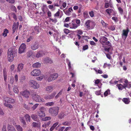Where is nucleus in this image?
<instances>
[{"label": "nucleus", "mask_w": 131, "mask_h": 131, "mask_svg": "<svg viewBox=\"0 0 131 131\" xmlns=\"http://www.w3.org/2000/svg\"><path fill=\"white\" fill-rule=\"evenodd\" d=\"M18 25L19 23L18 22H17V23H14L13 27V33H14L16 30L17 29Z\"/></svg>", "instance_id": "obj_18"}, {"label": "nucleus", "mask_w": 131, "mask_h": 131, "mask_svg": "<svg viewBox=\"0 0 131 131\" xmlns=\"http://www.w3.org/2000/svg\"><path fill=\"white\" fill-rule=\"evenodd\" d=\"M75 22L76 23V25L78 26V27L80 25L81 22L80 20L78 19H76L75 20Z\"/></svg>", "instance_id": "obj_45"}, {"label": "nucleus", "mask_w": 131, "mask_h": 131, "mask_svg": "<svg viewBox=\"0 0 131 131\" xmlns=\"http://www.w3.org/2000/svg\"><path fill=\"white\" fill-rule=\"evenodd\" d=\"M58 124V123L57 122L53 124L52 126L50 128V131H52Z\"/></svg>", "instance_id": "obj_35"}, {"label": "nucleus", "mask_w": 131, "mask_h": 131, "mask_svg": "<svg viewBox=\"0 0 131 131\" xmlns=\"http://www.w3.org/2000/svg\"><path fill=\"white\" fill-rule=\"evenodd\" d=\"M32 126L35 127H39L40 126V123L39 122H33L32 124Z\"/></svg>", "instance_id": "obj_27"}, {"label": "nucleus", "mask_w": 131, "mask_h": 131, "mask_svg": "<svg viewBox=\"0 0 131 131\" xmlns=\"http://www.w3.org/2000/svg\"><path fill=\"white\" fill-rule=\"evenodd\" d=\"M9 31L7 29H4L3 32L2 34L3 36L5 37L7 36V34L9 33Z\"/></svg>", "instance_id": "obj_32"}, {"label": "nucleus", "mask_w": 131, "mask_h": 131, "mask_svg": "<svg viewBox=\"0 0 131 131\" xmlns=\"http://www.w3.org/2000/svg\"><path fill=\"white\" fill-rule=\"evenodd\" d=\"M4 104L6 106L10 108H12L13 107V106L10 104L4 103Z\"/></svg>", "instance_id": "obj_44"}, {"label": "nucleus", "mask_w": 131, "mask_h": 131, "mask_svg": "<svg viewBox=\"0 0 131 131\" xmlns=\"http://www.w3.org/2000/svg\"><path fill=\"white\" fill-rule=\"evenodd\" d=\"M8 131H16L15 128L12 125L8 124L7 127Z\"/></svg>", "instance_id": "obj_17"}, {"label": "nucleus", "mask_w": 131, "mask_h": 131, "mask_svg": "<svg viewBox=\"0 0 131 131\" xmlns=\"http://www.w3.org/2000/svg\"><path fill=\"white\" fill-rule=\"evenodd\" d=\"M64 116V115L63 113H61L59 115V118L62 119L63 118Z\"/></svg>", "instance_id": "obj_64"}, {"label": "nucleus", "mask_w": 131, "mask_h": 131, "mask_svg": "<svg viewBox=\"0 0 131 131\" xmlns=\"http://www.w3.org/2000/svg\"><path fill=\"white\" fill-rule=\"evenodd\" d=\"M24 117L27 123L30 122V117L29 114H26L25 115Z\"/></svg>", "instance_id": "obj_26"}, {"label": "nucleus", "mask_w": 131, "mask_h": 131, "mask_svg": "<svg viewBox=\"0 0 131 131\" xmlns=\"http://www.w3.org/2000/svg\"><path fill=\"white\" fill-rule=\"evenodd\" d=\"M56 94V92H53L51 94L47 95L45 96V99L46 100H50L52 99Z\"/></svg>", "instance_id": "obj_10"}, {"label": "nucleus", "mask_w": 131, "mask_h": 131, "mask_svg": "<svg viewBox=\"0 0 131 131\" xmlns=\"http://www.w3.org/2000/svg\"><path fill=\"white\" fill-rule=\"evenodd\" d=\"M15 54H13L12 55L8 56V59L10 62H12L13 60Z\"/></svg>", "instance_id": "obj_28"}, {"label": "nucleus", "mask_w": 131, "mask_h": 131, "mask_svg": "<svg viewBox=\"0 0 131 131\" xmlns=\"http://www.w3.org/2000/svg\"><path fill=\"white\" fill-rule=\"evenodd\" d=\"M54 104V103L53 102H48L46 103L45 105L48 106H50L53 105Z\"/></svg>", "instance_id": "obj_41"}, {"label": "nucleus", "mask_w": 131, "mask_h": 131, "mask_svg": "<svg viewBox=\"0 0 131 131\" xmlns=\"http://www.w3.org/2000/svg\"><path fill=\"white\" fill-rule=\"evenodd\" d=\"M38 48V44L37 43H35L33 44L31 46V49L34 50H35Z\"/></svg>", "instance_id": "obj_21"}, {"label": "nucleus", "mask_w": 131, "mask_h": 131, "mask_svg": "<svg viewBox=\"0 0 131 131\" xmlns=\"http://www.w3.org/2000/svg\"><path fill=\"white\" fill-rule=\"evenodd\" d=\"M117 86L119 90H122L123 89L127 87V85L124 84V85L123 86L122 84H119L117 85Z\"/></svg>", "instance_id": "obj_23"}, {"label": "nucleus", "mask_w": 131, "mask_h": 131, "mask_svg": "<svg viewBox=\"0 0 131 131\" xmlns=\"http://www.w3.org/2000/svg\"><path fill=\"white\" fill-rule=\"evenodd\" d=\"M70 17H67L65 19V20L63 21V22L64 23H65L66 22H67L69 21L70 20Z\"/></svg>", "instance_id": "obj_60"}, {"label": "nucleus", "mask_w": 131, "mask_h": 131, "mask_svg": "<svg viewBox=\"0 0 131 131\" xmlns=\"http://www.w3.org/2000/svg\"><path fill=\"white\" fill-rule=\"evenodd\" d=\"M3 101L4 104V103L13 104L15 102L14 99L5 96H4L3 97Z\"/></svg>", "instance_id": "obj_3"}, {"label": "nucleus", "mask_w": 131, "mask_h": 131, "mask_svg": "<svg viewBox=\"0 0 131 131\" xmlns=\"http://www.w3.org/2000/svg\"><path fill=\"white\" fill-rule=\"evenodd\" d=\"M13 91L15 93H17L19 92L17 86L15 87L13 89Z\"/></svg>", "instance_id": "obj_40"}, {"label": "nucleus", "mask_w": 131, "mask_h": 131, "mask_svg": "<svg viewBox=\"0 0 131 131\" xmlns=\"http://www.w3.org/2000/svg\"><path fill=\"white\" fill-rule=\"evenodd\" d=\"M23 64L22 63H19L17 67V70L18 72H20L21 71L23 68Z\"/></svg>", "instance_id": "obj_19"}, {"label": "nucleus", "mask_w": 131, "mask_h": 131, "mask_svg": "<svg viewBox=\"0 0 131 131\" xmlns=\"http://www.w3.org/2000/svg\"><path fill=\"white\" fill-rule=\"evenodd\" d=\"M88 45H86L83 47V49L84 50H85L88 49Z\"/></svg>", "instance_id": "obj_63"}, {"label": "nucleus", "mask_w": 131, "mask_h": 131, "mask_svg": "<svg viewBox=\"0 0 131 131\" xmlns=\"http://www.w3.org/2000/svg\"><path fill=\"white\" fill-rule=\"evenodd\" d=\"M63 31L66 34H68L70 33V30L67 29H64L63 30Z\"/></svg>", "instance_id": "obj_52"}, {"label": "nucleus", "mask_w": 131, "mask_h": 131, "mask_svg": "<svg viewBox=\"0 0 131 131\" xmlns=\"http://www.w3.org/2000/svg\"><path fill=\"white\" fill-rule=\"evenodd\" d=\"M4 73V78L5 81L6 82H7V75H6V72H5V71L4 70H3Z\"/></svg>", "instance_id": "obj_42"}, {"label": "nucleus", "mask_w": 131, "mask_h": 131, "mask_svg": "<svg viewBox=\"0 0 131 131\" xmlns=\"http://www.w3.org/2000/svg\"><path fill=\"white\" fill-rule=\"evenodd\" d=\"M113 11V9H107L106 10V11L108 14L109 15H110L112 11Z\"/></svg>", "instance_id": "obj_47"}, {"label": "nucleus", "mask_w": 131, "mask_h": 131, "mask_svg": "<svg viewBox=\"0 0 131 131\" xmlns=\"http://www.w3.org/2000/svg\"><path fill=\"white\" fill-rule=\"evenodd\" d=\"M26 77L25 76L23 75L21 76L19 79V81L20 82H22L26 79Z\"/></svg>", "instance_id": "obj_38"}, {"label": "nucleus", "mask_w": 131, "mask_h": 131, "mask_svg": "<svg viewBox=\"0 0 131 131\" xmlns=\"http://www.w3.org/2000/svg\"><path fill=\"white\" fill-rule=\"evenodd\" d=\"M110 90H108L104 92V95L105 96H106L110 94Z\"/></svg>", "instance_id": "obj_48"}, {"label": "nucleus", "mask_w": 131, "mask_h": 131, "mask_svg": "<svg viewBox=\"0 0 131 131\" xmlns=\"http://www.w3.org/2000/svg\"><path fill=\"white\" fill-rule=\"evenodd\" d=\"M126 104H128L130 102L129 99L128 98H124L122 100Z\"/></svg>", "instance_id": "obj_33"}, {"label": "nucleus", "mask_w": 131, "mask_h": 131, "mask_svg": "<svg viewBox=\"0 0 131 131\" xmlns=\"http://www.w3.org/2000/svg\"><path fill=\"white\" fill-rule=\"evenodd\" d=\"M129 30L128 29L124 30L123 31L122 36V38L124 40L125 39L128 34Z\"/></svg>", "instance_id": "obj_13"}, {"label": "nucleus", "mask_w": 131, "mask_h": 131, "mask_svg": "<svg viewBox=\"0 0 131 131\" xmlns=\"http://www.w3.org/2000/svg\"><path fill=\"white\" fill-rule=\"evenodd\" d=\"M89 14L91 17H94V12L93 11L89 12Z\"/></svg>", "instance_id": "obj_49"}, {"label": "nucleus", "mask_w": 131, "mask_h": 131, "mask_svg": "<svg viewBox=\"0 0 131 131\" xmlns=\"http://www.w3.org/2000/svg\"><path fill=\"white\" fill-rule=\"evenodd\" d=\"M37 115H36L32 114L31 115L32 118L34 120H35L37 118Z\"/></svg>", "instance_id": "obj_56"}, {"label": "nucleus", "mask_w": 131, "mask_h": 131, "mask_svg": "<svg viewBox=\"0 0 131 131\" xmlns=\"http://www.w3.org/2000/svg\"><path fill=\"white\" fill-rule=\"evenodd\" d=\"M111 66V65L110 64H107L106 63H105L103 66L104 68H105L106 67H107L108 69L110 68V67Z\"/></svg>", "instance_id": "obj_43"}, {"label": "nucleus", "mask_w": 131, "mask_h": 131, "mask_svg": "<svg viewBox=\"0 0 131 131\" xmlns=\"http://www.w3.org/2000/svg\"><path fill=\"white\" fill-rule=\"evenodd\" d=\"M72 22L71 23H70V28L72 29L77 28L78 27V26L73 22V20H72Z\"/></svg>", "instance_id": "obj_14"}, {"label": "nucleus", "mask_w": 131, "mask_h": 131, "mask_svg": "<svg viewBox=\"0 0 131 131\" xmlns=\"http://www.w3.org/2000/svg\"><path fill=\"white\" fill-rule=\"evenodd\" d=\"M50 21H52V22L54 23H56L57 21V20L56 18H50Z\"/></svg>", "instance_id": "obj_46"}, {"label": "nucleus", "mask_w": 131, "mask_h": 131, "mask_svg": "<svg viewBox=\"0 0 131 131\" xmlns=\"http://www.w3.org/2000/svg\"><path fill=\"white\" fill-rule=\"evenodd\" d=\"M17 131H23L22 128L19 125H17L15 126Z\"/></svg>", "instance_id": "obj_34"}, {"label": "nucleus", "mask_w": 131, "mask_h": 131, "mask_svg": "<svg viewBox=\"0 0 131 131\" xmlns=\"http://www.w3.org/2000/svg\"><path fill=\"white\" fill-rule=\"evenodd\" d=\"M26 47V45L25 44H22L19 47L18 53L21 54L24 52Z\"/></svg>", "instance_id": "obj_8"}, {"label": "nucleus", "mask_w": 131, "mask_h": 131, "mask_svg": "<svg viewBox=\"0 0 131 131\" xmlns=\"http://www.w3.org/2000/svg\"><path fill=\"white\" fill-rule=\"evenodd\" d=\"M45 109V108L43 107L40 108V111L38 113V115L40 117H42L45 116V114L44 112Z\"/></svg>", "instance_id": "obj_9"}, {"label": "nucleus", "mask_w": 131, "mask_h": 131, "mask_svg": "<svg viewBox=\"0 0 131 131\" xmlns=\"http://www.w3.org/2000/svg\"><path fill=\"white\" fill-rule=\"evenodd\" d=\"M13 54H15L14 52V49L12 48H9L8 52V56L12 55Z\"/></svg>", "instance_id": "obj_15"}, {"label": "nucleus", "mask_w": 131, "mask_h": 131, "mask_svg": "<svg viewBox=\"0 0 131 131\" xmlns=\"http://www.w3.org/2000/svg\"><path fill=\"white\" fill-rule=\"evenodd\" d=\"M20 121L23 124V126L25 127L26 126V123L24 120V118L23 116H21L20 117Z\"/></svg>", "instance_id": "obj_24"}, {"label": "nucleus", "mask_w": 131, "mask_h": 131, "mask_svg": "<svg viewBox=\"0 0 131 131\" xmlns=\"http://www.w3.org/2000/svg\"><path fill=\"white\" fill-rule=\"evenodd\" d=\"M94 69L96 72V73L97 74L98 73L101 74L103 73L102 71L101 70H97L96 68H94Z\"/></svg>", "instance_id": "obj_37"}, {"label": "nucleus", "mask_w": 131, "mask_h": 131, "mask_svg": "<svg viewBox=\"0 0 131 131\" xmlns=\"http://www.w3.org/2000/svg\"><path fill=\"white\" fill-rule=\"evenodd\" d=\"M44 54L43 51H40L38 52L36 54V57L37 58H39L42 57Z\"/></svg>", "instance_id": "obj_16"}, {"label": "nucleus", "mask_w": 131, "mask_h": 131, "mask_svg": "<svg viewBox=\"0 0 131 131\" xmlns=\"http://www.w3.org/2000/svg\"><path fill=\"white\" fill-rule=\"evenodd\" d=\"M105 2V4L104 7L105 8H107L109 6H110V7H112L113 5L112 3V2H111V4H110L109 2H106V1Z\"/></svg>", "instance_id": "obj_30"}, {"label": "nucleus", "mask_w": 131, "mask_h": 131, "mask_svg": "<svg viewBox=\"0 0 131 131\" xmlns=\"http://www.w3.org/2000/svg\"><path fill=\"white\" fill-rule=\"evenodd\" d=\"M44 61L45 62L49 64H51L53 63V61L51 59L48 57L45 58L44 59Z\"/></svg>", "instance_id": "obj_22"}, {"label": "nucleus", "mask_w": 131, "mask_h": 131, "mask_svg": "<svg viewBox=\"0 0 131 131\" xmlns=\"http://www.w3.org/2000/svg\"><path fill=\"white\" fill-rule=\"evenodd\" d=\"M20 94L24 97L27 98L29 97V92L28 91L25 90L20 92Z\"/></svg>", "instance_id": "obj_11"}, {"label": "nucleus", "mask_w": 131, "mask_h": 131, "mask_svg": "<svg viewBox=\"0 0 131 131\" xmlns=\"http://www.w3.org/2000/svg\"><path fill=\"white\" fill-rule=\"evenodd\" d=\"M66 60L68 66L69 68V69H70L71 68L70 62L69 60L68 59H67Z\"/></svg>", "instance_id": "obj_55"}, {"label": "nucleus", "mask_w": 131, "mask_h": 131, "mask_svg": "<svg viewBox=\"0 0 131 131\" xmlns=\"http://www.w3.org/2000/svg\"><path fill=\"white\" fill-rule=\"evenodd\" d=\"M107 39L106 37L103 36L100 39V42L102 43L103 44V43H105L107 40Z\"/></svg>", "instance_id": "obj_25"}, {"label": "nucleus", "mask_w": 131, "mask_h": 131, "mask_svg": "<svg viewBox=\"0 0 131 131\" xmlns=\"http://www.w3.org/2000/svg\"><path fill=\"white\" fill-rule=\"evenodd\" d=\"M63 11L65 13V14L69 16L70 15V13L68 11V10H67L66 11L64 10Z\"/></svg>", "instance_id": "obj_61"}, {"label": "nucleus", "mask_w": 131, "mask_h": 131, "mask_svg": "<svg viewBox=\"0 0 131 131\" xmlns=\"http://www.w3.org/2000/svg\"><path fill=\"white\" fill-rule=\"evenodd\" d=\"M51 118L50 117H46L45 118H42V120L43 121H45L47 120H50Z\"/></svg>", "instance_id": "obj_51"}, {"label": "nucleus", "mask_w": 131, "mask_h": 131, "mask_svg": "<svg viewBox=\"0 0 131 131\" xmlns=\"http://www.w3.org/2000/svg\"><path fill=\"white\" fill-rule=\"evenodd\" d=\"M59 108L58 107H54L50 108L49 110V112L52 115L56 116L58 113Z\"/></svg>", "instance_id": "obj_4"}, {"label": "nucleus", "mask_w": 131, "mask_h": 131, "mask_svg": "<svg viewBox=\"0 0 131 131\" xmlns=\"http://www.w3.org/2000/svg\"><path fill=\"white\" fill-rule=\"evenodd\" d=\"M15 81L17 82L18 81V75L17 74H16L15 76Z\"/></svg>", "instance_id": "obj_62"}, {"label": "nucleus", "mask_w": 131, "mask_h": 131, "mask_svg": "<svg viewBox=\"0 0 131 131\" xmlns=\"http://www.w3.org/2000/svg\"><path fill=\"white\" fill-rule=\"evenodd\" d=\"M33 99L37 102H45V100L37 94L33 95L32 96Z\"/></svg>", "instance_id": "obj_5"}, {"label": "nucleus", "mask_w": 131, "mask_h": 131, "mask_svg": "<svg viewBox=\"0 0 131 131\" xmlns=\"http://www.w3.org/2000/svg\"><path fill=\"white\" fill-rule=\"evenodd\" d=\"M42 10L43 12V13L42 15V16H45L46 13V9H48L47 7V6L46 5H44L42 7Z\"/></svg>", "instance_id": "obj_20"}, {"label": "nucleus", "mask_w": 131, "mask_h": 131, "mask_svg": "<svg viewBox=\"0 0 131 131\" xmlns=\"http://www.w3.org/2000/svg\"><path fill=\"white\" fill-rule=\"evenodd\" d=\"M14 82V79L13 77L11 76L10 78V83L13 84Z\"/></svg>", "instance_id": "obj_58"}, {"label": "nucleus", "mask_w": 131, "mask_h": 131, "mask_svg": "<svg viewBox=\"0 0 131 131\" xmlns=\"http://www.w3.org/2000/svg\"><path fill=\"white\" fill-rule=\"evenodd\" d=\"M41 63L39 62H36L33 64L32 65V67L35 68H38L40 67L41 66Z\"/></svg>", "instance_id": "obj_29"}, {"label": "nucleus", "mask_w": 131, "mask_h": 131, "mask_svg": "<svg viewBox=\"0 0 131 131\" xmlns=\"http://www.w3.org/2000/svg\"><path fill=\"white\" fill-rule=\"evenodd\" d=\"M77 31L78 34L77 35H81L83 33V31L81 29L78 30Z\"/></svg>", "instance_id": "obj_50"}, {"label": "nucleus", "mask_w": 131, "mask_h": 131, "mask_svg": "<svg viewBox=\"0 0 131 131\" xmlns=\"http://www.w3.org/2000/svg\"><path fill=\"white\" fill-rule=\"evenodd\" d=\"M51 122L50 121L45 122L42 125V127L44 128H46L50 125Z\"/></svg>", "instance_id": "obj_31"}, {"label": "nucleus", "mask_w": 131, "mask_h": 131, "mask_svg": "<svg viewBox=\"0 0 131 131\" xmlns=\"http://www.w3.org/2000/svg\"><path fill=\"white\" fill-rule=\"evenodd\" d=\"M84 17L86 18L88 17V15L87 12L85 11L83 13Z\"/></svg>", "instance_id": "obj_59"}, {"label": "nucleus", "mask_w": 131, "mask_h": 131, "mask_svg": "<svg viewBox=\"0 0 131 131\" xmlns=\"http://www.w3.org/2000/svg\"><path fill=\"white\" fill-rule=\"evenodd\" d=\"M101 23L103 27H106L108 25V24L105 23L104 21L103 20H102L101 22Z\"/></svg>", "instance_id": "obj_39"}, {"label": "nucleus", "mask_w": 131, "mask_h": 131, "mask_svg": "<svg viewBox=\"0 0 131 131\" xmlns=\"http://www.w3.org/2000/svg\"><path fill=\"white\" fill-rule=\"evenodd\" d=\"M2 131H7L6 126V125L3 124L2 129Z\"/></svg>", "instance_id": "obj_54"}, {"label": "nucleus", "mask_w": 131, "mask_h": 131, "mask_svg": "<svg viewBox=\"0 0 131 131\" xmlns=\"http://www.w3.org/2000/svg\"><path fill=\"white\" fill-rule=\"evenodd\" d=\"M58 75V74L57 73L51 74L50 76L48 78L47 80L49 82L54 80L57 78Z\"/></svg>", "instance_id": "obj_6"}, {"label": "nucleus", "mask_w": 131, "mask_h": 131, "mask_svg": "<svg viewBox=\"0 0 131 131\" xmlns=\"http://www.w3.org/2000/svg\"><path fill=\"white\" fill-rule=\"evenodd\" d=\"M95 24L93 21L89 20L85 22V26L87 30H91L93 29L95 26Z\"/></svg>", "instance_id": "obj_1"}, {"label": "nucleus", "mask_w": 131, "mask_h": 131, "mask_svg": "<svg viewBox=\"0 0 131 131\" xmlns=\"http://www.w3.org/2000/svg\"><path fill=\"white\" fill-rule=\"evenodd\" d=\"M44 75L43 74H41L39 77H37L36 79L38 81H41L44 78Z\"/></svg>", "instance_id": "obj_36"}, {"label": "nucleus", "mask_w": 131, "mask_h": 131, "mask_svg": "<svg viewBox=\"0 0 131 131\" xmlns=\"http://www.w3.org/2000/svg\"><path fill=\"white\" fill-rule=\"evenodd\" d=\"M28 84L30 87L35 89H37L40 87V85L38 82L33 80H29Z\"/></svg>", "instance_id": "obj_2"}, {"label": "nucleus", "mask_w": 131, "mask_h": 131, "mask_svg": "<svg viewBox=\"0 0 131 131\" xmlns=\"http://www.w3.org/2000/svg\"><path fill=\"white\" fill-rule=\"evenodd\" d=\"M15 65L14 64H12L10 67V70L11 71H13L14 69Z\"/></svg>", "instance_id": "obj_57"}, {"label": "nucleus", "mask_w": 131, "mask_h": 131, "mask_svg": "<svg viewBox=\"0 0 131 131\" xmlns=\"http://www.w3.org/2000/svg\"><path fill=\"white\" fill-rule=\"evenodd\" d=\"M38 104H36L31 107V109L33 110H35L38 107Z\"/></svg>", "instance_id": "obj_53"}, {"label": "nucleus", "mask_w": 131, "mask_h": 131, "mask_svg": "<svg viewBox=\"0 0 131 131\" xmlns=\"http://www.w3.org/2000/svg\"><path fill=\"white\" fill-rule=\"evenodd\" d=\"M53 90V87L52 86H48L45 88V91L47 93H50Z\"/></svg>", "instance_id": "obj_12"}, {"label": "nucleus", "mask_w": 131, "mask_h": 131, "mask_svg": "<svg viewBox=\"0 0 131 131\" xmlns=\"http://www.w3.org/2000/svg\"><path fill=\"white\" fill-rule=\"evenodd\" d=\"M41 73L40 70L36 69L33 70L30 73V74L32 77L38 76L41 74Z\"/></svg>", "instance_id": "obj_7"}]
</instances>
